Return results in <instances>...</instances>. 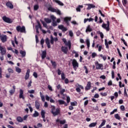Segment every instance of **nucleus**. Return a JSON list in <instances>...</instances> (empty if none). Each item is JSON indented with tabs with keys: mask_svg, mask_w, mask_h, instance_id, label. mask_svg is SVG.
Instances as JSON below:
<instances>
[{
	"mask_svg": "<svg viewBox=\"0 0 128 128\" xmlns=\"http://www.w3.org/2000/svg\"><path fill=\"white\" fill-rule=\"evenodd\" d=\"M38 28H40V30H42L43 34H46V30L42 28V25H40V22H38V25L36 26V30H38Z\"/></svg>",
	"mask_w": 128,
	"mask_h": 128,
	"instance_id": "obj_9",
	"label": "nucleus"
},
{
	"mask_svg": "<svg viewBox=\"0 0 128 128\" xmlns=\"http://www.w3.org/2000/svg\"><path fill=\"white\" fill-rule=\"evenodd\" d=\"M55 12L57 14H58L59 16H61L62 14V12L60 10L58 9H56Z\"/></svg>",
	"mask_w": 128,
	"mask_h": 128,
	"instance_id": "obj_38",
	"label": "nucleus"
},
{
	"mask_svg": "<svg viewBox=\"0 0 128 128\" xmlns=\"http://www.w3.org/2000/svg\"><path fill=\"white\" fill-rule=\"evenodd\" d=\"M58 38H54V37L52 36H50V42L52 44H54V42H58Z\"/></svg>",
	"mask_w": 128,
	"mask_h": 128,
	"instance_id": "obj_14",
	"label": "nucleus"
},
{
	"mask_svg": "<svg viewBox=\"0 0 128 128\" xmlns=\"http://www.w3.org/2000/svg\"><path fill=\"white\" fill-rule=\"evenodd\" d=\"M92 88V83L90 82H88L86 86L85 87V90H90Z\"/></svg>",
	"mask_w": 128,
	"mask_h": 128,
	"instance_id": "obj_12",
	"label": "nucleus"
},
{
	"mask_svg": "<svg viewBox=\"0 0 128 128\" xmlns=\"http://www.w3.org/2000/svg\"><path fill=\"white\" fill-rule=\"evenodd\" d=\"M55 2H56V4H59V6H64V3H62V2H60V0H54Z\"/></svg>",
	"mask_w": 128,
	"mask_h": 128,
	"instance_id": "obj_26",
	"label": "nucleus"
},
{
	"mask_svg": "<svg viewBox=\"0 0 128 128\" xmlns=\"http://www.w3.org/2000/svg\"><path fill=\"white\" fill-rule=\"evenodd\" d=\"M106 120L103 119L102 120V122L101 123V124L99 126L98 128H102V126H104V124H106Z\"/></svg>",
	"mask_w": 128,
	"mask_h": 128,
	"instance_id": "obj_23",
	"label": "nucleus"
},
{
	"mask_svg": "<svg viewBox=\"0 0 128 128\" xmlns=\"http://www.w3.org/2000/svg\"><path fill=\"white\" fill-rule=\"evenodd\" d=\"M8 70L10 74H14V70H12V68H8Z\"/></svg>",
	"mask_w": 128,
	"mask_h": 128,
	"instance_id": "obj_45",
	"label": "nucleus"
},
{
	"mask_svg": "<svg viewBox=\"0 0 128 128\" xmlns=\"http://www.w3.org/2000/svg\"><path fill=\"white\" fill-rule=\"evenodd\" d=\"M118 112V109H114L112 112H110V114H114V112Z\"/></svg>",
	"mask_w": 128,
	"mask_h": 128,
	"instance_id": "obj_50",
	"label": "nucleus"
},
{
	"mask_svg": "<svg viewBox=\"0 0 128 128\" xmlns=\"http://www.w3.org/2000/svg\"><path fill=\"white\" fill-rule=\"evenodd\" d=\"M56 9L54 8L52 6H48V10L50 12H55L56 10Z\"/></svg>",
	"mask_w": 128,
	"mask_h": 128,
	"instance_id": "obj_22",
	"label": "nucleus"
},
{
	"mask_svg": "<svg viewBox=\"0 0 128 128\" xmlns=\"http://www.w3.org/2000/svg\"><path fill=\"white\" fill-rule=\"evenodd\" d=\"M30 69H28L26 70V72L25 76L26 80H28V78H30Z\"/></svg>",
	"mask_w": 128,
	"mask_h": 128,
	"instance_id": "obj_15",
	"label": "nucleus"
},
{
	"mask_svg": "<svg viewBox=\"0 0 128 128\" xmlns=\"http://www.w3.org/2000/svg\"><path fill=\"white\" fill-rule=\"evenodd\" d=\"M36 108L37 110H38L40 108V103L38 102H36V104H35Z\"/></svg>",
	"mask_w": 128,
	"mask_h": 128,
	"instance_id": "obj_39",
	"label": "nucleus"
},
{
	"mask_svg": "<svg viewBox=\"0 0 128 128\" xmlns=\"http://www.w3.org/2000/svg\"><path fill=\"white\" fill-rule=\"evenodd\" d=\"M19 98H22L23 100L24 99V90H22V89L20 90Z\"/></svg>",
	"mask_w": 128,
	"mask_h": 128,
	"instance_id": "obj_17",
	"label": "nucleus"
},
{
	"mask_svg": "<svg viewBox=\"0 0 128 128\" xmlns=\"http://www.w3.org/2000/svg\"><path fill=\"white\" fill-rule=\"evenodd\" d=\"M62 42H64V44L67 46H68V44H72L70 40L66 41V39L63 38L62 39Z\"/></svg>",
	"mask_w": 128,
	"mask_h": 128,
	"instance_id": "obj_21",
	"label": "nucleus"
},
{
	"mask_svg": "<svg viewBox=\"0 0 128 128\" xmlns=\"http://www.w3.org/2000/svg\"><path fill=\"white\" fill-rule=\"evenodd\" d=\"M95 64L96 70H100L102 69V68L104 67V65H102V64H100L98 61L95 62Z\"/></svg>",
	"mask_w": 128,
	"mask_h": 128,
	"instance_id": "obj_10",
	"label": "nucleus"
},
{
	"mask_svg": "<svg viewBox=\"0 0 128 128\" xmlns=\"http://www.w3.org/2000/svg\"><path fill=\"white\" fill-rule=\"evenodd\" d=\"M6 6L10 8H11V9L14 8V5H12V3H10V2H6Z\"/></svg>",
	"mask_w": 128,
	"mask_h": 128,
	"instance_id": "obj_24",
	"label": "nucleus"
},
{
	"mask_svg": "<svg viewBox=\"0 0 128 128\" xmlns=\"http://www.w3.org/2000/svg\"><path fill=\"white\" fill-rule=\"evenodd\" d=\"M39 114H38V112L35 111L33 114V116L34 118H36V116H38Z\"/></svg>",
	"mask_w": 128,
	"mask_h": 128,
	"instance_id": "obj_36",
	"label": "nucleus"
},
{
	"mask_svg": "<svg viewBox=\"0 0 128 128\" xmlns=\"http://www.w3.org/2000/svg\"><path fill=\"white\" fill-rule=\"evenodd\" d=\"M84 6L82 5H79L76 8L77 12H80V8H82Z\"/></svg>",
	"mask_w": 128,
	"mask_h": 128,
	"instance_id": "obj_33",
	"label": "nucleus"
},
{
	"mask_svg": "<svg viewBox=\"0 0 128 128\" xmlns=\"http://www.w3.org/2000/svg\"><path fill=\"white\" fill-rule=\"evenodd\" d=\"M14 92H16L14 90H10L9 92L10 96H12L13 94H14Z\"/></svg>",
	"mask_w": 128,
	"mask_h": 128,
	"instance_id": "obj_54",
	"label": "nucleus"
},
{
	"mask_svg": "<svg viewBox=\"0 0 128 128\" xmlns=\"http://www.w3.org/2000/svg\"><path fill=\"white\" fill-rule=\"evenodd\" d=\"M108 86H112V80H110L108 83Z\"/></svg>",
	"mask_w": 128,
	"mask_h": 128,
	"instance_id": "obj_57",
	"label": "nucleus"
},
{
	"mask_svg": "<svg viewBox=\"0 0 128 128\" xmlns=\"http://www.w3.org/2000/svg\"><path fill=\"white\" fill-rule=\"evenodd\" d=\"M98 124V122H92L90 124H89L88 126L89 128H94Z\"/></svg>",
	"mask_w": 128,
	"mask_h": 128,
	"instance_id": "obj_29",
	"label": "nucleus"
},
{
	"mask_svg": "<svg viewBox=\"0 0 128 128\" xmlns=\"http://www.w3.org/2000/svg\"><path fill=\"white\" fill-rule=\"evenodd\" d=\"M38 10V5L36 4L34 6V10Z\"/></svg>",
	"mask_w": 128,
	"mask_h": 128,
	"instance_id": "obj_58",
	"label": "nucleus"
},
{
	"mask_svg": "<svg viewBox=\"0 0 128 128\" xmlns=\"http://www.w3.org/2000/svg\"><path fill=\"white\" fill-rule=\"evenodd\" d=\"M114 118H116V120H120V115H118V114H116L114 115Z\"/></svg>",
	"mask_w": 128,
	"mask_h": 128,
	"instance_id": "obj_42",
	"label": "nucleus"
},
{
	"mask_svg": "<svg viewBox=\"0 0 128 128\" xmlns=\"http://www.w3.org/2000/svg\"><path fill=\"white\" fill-rule=\"evenodd\" d=\"M94 98H100V95H98V94H94Z\"/></svg>",
	"mask_w": 128,
	"mask_h": 128,
	"instance_id": "obj_63",
	"label": "nucleus"
},
{
	"mask_svg": "<svg viewBox=\"0 0 128 128\" xmlns=\"http://www.w3.org/2000/svg\"><path fill=\"white\" fill-rule=\"evenodd\" d=\"M56 20H54L52 21V26H58V24L56 23Z\"/></svg>",
	"mask_w": 128,
	"mask_h": 128,
	"instance_id": "obj_43",
	"label": "nucleus"
},
{
	"mask_svg": "<svg viewBox=\"0 0 128 128\" xmlns=\"http://www.w3.org/2000/svg\"><path fill=\"white\" fill-rule=\"evenodd\" d=\"M72 64L73 66V68L74 70H76V68H78V63L76 59H74L72 61Z\"/></svg>",
	"mask_w": 128,
	"mask_h": 128,
	"instance_id": "obj_5",
	"label": "nucleus"
},
{
	"mask_svg": "<svg viewBox=\"0 0 128 128\" xmlns=\"http://www.w3.org/2000/svg\"><path fill=\"white\" fill-rule=\"evenodd\" d=\"M86 44H87L88 48H90V40H86Z\"/></svg>",
	"mask_w": 128,
	"mask_h": 128,
	"instance_id": "obj_41",
	"label": "nucleus"
},
{
	"mask_svg": "<svg viewBox=\"0 0 128 128\" xmlns=\"http://www.w3.org/2000/svg\"><path fill=\"white\" fill-rule=\"evenodd\" d=\"M70 104L72 106H78V102L76 101L74 102H71Z\"/></svg>",
	"mask_w": 128,
	"mask_h": 128,
	"instance_id": "obj_37",
	"label": "nucleus"
},
{
	"mask_svg": "<svg viewBox=\"0 0 128 128\" xmlns=\"http://www.w3.org/2000/svg\"><path fill=\"white\" fill-rule=\"evenodd\" d=\"M122 2L123 6H126V4H128V1H126V0H122Z\"/></svg>",
	"mask_w": 128,
	"mask_h": 128,
	"instance_id": "obj_46",
	"label": "nucleus"
},
{
	"mask_svg": "<svg viewBox=\"0 0 128 128\" xmlns=\"http://www.w3.org/2000/svg\"><path fill=\"white\" fill-rule=\"evenodd\" d=\"M28 92L29 94H34V90H28Z\"/></svg>",
	"mask_w": 128,
	"mask_h": 128,
	"instance_id": "obj_64",
	"label": "nucleus"
},
{
	"mask_svg": "<svg viewBox=\"0 0 128 128\" xmlns=\"http://www.w3.org/2000/svg\"><path fill=\"white\" fill-rule=\"evenodd\" d=\"M88 7L87 8V10H90V8H96V6H94L92 4H88Z\"/></svg>",
	"mask_w": 128,
	"mask_h": 128,
	"instance_id": "obj_31",
	"label": "nucleus"
},
{
	"mask_svg": "<svg viewBox=\"0 0 128 128\" xmlns=\"http://www.w3.org/2000/svg\"><path fill=\"white\" fill-rule=\"evenodd\" d=\"M94 20V18H84V24H86V22L88 21L89 22H92Z\"/></svg>",
	"mask_w": 128,
	"mask_h": 128,
	"instance_id": "obj_30",
	"label": "nucleus"
},
{
	"mask_svg": "<svg viewBox=\"0 0 128 128\" xmlns=\"http://www.w3.org/2000/svg\"><path fill=\"white\" fill-rule=\"evenodd\" d=\"M46 114V112H44V110H42L41 112V116L42 118H44L45 116L44 114Z\"/></svg>",
	"mask_w": 128,
	"mask_h": 128,
	"instance_id": "obj_35",
	"label": "nucleus"
},
{
	"mask_svg": "<svg viewBox=\"0 0 128 128\" xmlns=\"http://www.w3.org/2000/svg\"><path fill=\"white\" fill-rule=\"evenodd\" d=\"M120 108L121 110H122V112L126 110V108H124V105L121 106Z\"/></svg>",
	"mask_w": 128,
	"mask_h": 128,
	"instance_id": "obj_55",
	"label": "nucleus"
},
{
	"mask_svg": "<svg viewBox=\"0 0 128 128\" xmlns=\"http://www.w3.org/2000/svg\"><path fill=\"white\" fill-rule=\"evenodd\" d=\"M117 51H118V52L120 56V58H122V54L120 53V49L118 48H117Z\"/></svg>",
	"mask_w": 128,
	"mask_h": 128,
	"instance_id": "obj_59",
	"label": "nucleus"
},
{
	"mask_svg": "<svg viewBox=\"0 0 128 128\" xmlns=\"http://www.w3.org/2000/svg\"><path fill=\"white\" fill-rule=\"evenodd\" d=\"M92 32V28L90 25H88L86 27V32Z\"/></svg>",
	"mask_w": 128,
	"mask_h": 128,
	"instance_id": "obj_18",
	"label": "nucleus"
},
{
	"mask_svg": "<svg viewBox=\"0 0 128 128\" xmlns=\"http://www.w3.org/2000/svg\"><path fill=\"white\" fill-rule=\"evenodd\" d=\"M51 64L54 68H56V62L54 61L51 60Z\"/></svg>",
	"mask_w": 128,
	"mask_h": 128,
	"instance_id": "obj_28",
	"label": "nucleus"
},
{
	"mask_svg": "<svg viewBox=\"0 0 128 128\" xmlns=\"http://www.w3.org/2000/svg\"><path fill=\"white\" fill-rule=\"evenodd\" d=\"M106 24L103 23L102 24V28L106 30L107 32H110V21L108 20Z\"/></svg>",
	"mask_w": 128,
	"mask_h": 128,
	"instance_id": "obj_3",
	"label": "nucleus"
},
{
	"mask_svg": "<svg viewBox=\"0 0 128 128\" xmlns=\"http://www.w3.org/2000/svg\"><path fill=\"white\" fill-rule=\"evenodd\" d=\"M61 76H62V80H66V76H64V73H62Z\"/></svg>",
	"mask_w": 128,
	"mask_h": 128,
	"instance_id": "obj_60",
	"label": "nucleus"
},
{
	"mask_svg": "<svg viewBox=\"0 0 128 128\" xmlns=\"http://www.w3.org/2000/svg\"><path fill=\"white\" fill-rule=\"evenodd\" d=\"M56 122H60V124H64L66 122V120H60V119H57L56 120Z\"/></svg>",
	"mask_w": 128,
	"mask_h": 128,
	"instance_id": "obj_19",
	"label": "nucleus"
},
{
	"mask_svg": "<svg viewBox=\"0 0 128 128\" xmlns=\"http://www.w3.org/2000/svg\"><path fill=\"white\" fill-rule=\"evenodd\" d=\"M2 20L4 21L5 22H8V24H12V19L7 18L6 16L2 17Z\"/></svg>",
	"mask_w": 128,
	"mask_h": 128,
	"instance_id": "obj_7",
	"label": "nucleus"
},
{
	"mask_svg": "<svg viewBox=\"0 0 128 128\" xmlns=\"http://www.w3.org/2000/svg\"><path fill=\"white\" fill-rule=\"evenodd\" d=\"M120 40L124 42V46H128V43H126V40H124V39L123 38H121Z\"/></svg>",
	"mask_w": 128,
	"mask_h": 128,
	"instance_id": "obj_40",
	"label": "nucleus"
},
{
	"mask_svg": "<svg viewBox=\"0 0 128 128\" xmlns=\"http://www.w3.org/2000/svg\"><path fill=\"white\" fill-rule=\"evenodd\" d=\"M20 53L22 54V58H24L26 56V51H23L22 50H20Z\"/></svg>",
	"mask_w": 128,
	"mask_h": 128,
	"instance_id": "obj_32",
	"label": "nucleus"
},
{
	"mask_svg": "<svg viewBox=\"0 0 128 128\" xmlns=\"http://www.w3.org/2000/svg\"><path fill=\"white\" fill-rule=\"evenodd\" d=\"M78 88H76V92H80V88L81 90H84V86L82 85H80L79 84H78Z\"/></svg>",
	"mask_w": 128,
	"mask_h": 128,
	"instance_id": "obj_16",
	"label": "nucleus"
},
{
	"mask_svg": "<svg viewBox=\"0 0 128 128\" xmlns=\"http://www.w3.org/2000/svg\"><path fill=\"white\" fill-rule=\"evenodd\" d=\"M100 56L103 58L104 60H106V56H104L102 54H100Z\"/></svg>",
	"mask_w": 128,
	"mask_h": 128,
	"instance_id": "obj_53",
	"label": "nucleus"
},
{
	"mask_svg": "<svg viewBox=\"0 0 128 128\" xmlns=\"http://www.w3.org/2000/svg\"><path fill=\"white\" fill-rule=\"evenodd\" d=\"M16 30L18 32H26V27L24 26L22 27L20 26H16Z\"/></svg>",
	"mask_w": 128,
	"mask_h": 128,
	"instance_id": "obj_2",
	"label": "nucleus"
},
{
	"mask_svg": "<svg viewBox=\"0 0 128 128\" xmlns=\"http://www.w3.org/2000/svg\"><path fill=\"white\" fill-rule=\"evenodd\" d=\"M84 69L85 70V72L86 74H88V67L86 66H84Z\"/></svg>",
	"mask_w": 128,
	"mask_h": 128,
	"instance_id": "obj_51",
	"label": "nucleus"
},
{
	"mask_svg": "<svg viewBox=\"0 0 128 128\" xmlns=\"http://www.w3.org/2000/svg\"><path fill=\"white\" fill-rule=\"evenodd\" d=\"M0 38L2 42H6L8 40V36L6 35H1Z\"/></svg>",
	"mask_w": 128,
	"mask_h": 128,
	"instance_id": "obj_8",
	"label": "nucleus"
},
{
	"mask_svg": "<svg viewBox=\"0 0 128 128\" xmlns=\"http://www.w3.org/2000/svg\"><path fill=\"white\" fill-rule=\"evenodd\" d=\"M62 52H64L65 54H68V47L62 46Z\"/></svg>",
	"mask_w": 128,
	"mask_h": 128,
	"instance_id": "obj_11",
	"label": "nucleus"
},
{
	"mask_svg": "<svg viewBox=\"0 0 128 128\" xmlns=\"http://www.w3.org/2000/svg\"><path fill=\"white\" fill-rule=\"evenodd\" d=\"M16 72L20 74V72H22V69L18 67H16Z\"/></svg>",
	"mask_w": 128,
	"mask_h": 128,
	"instance_id": "obj_34",
	"label": "nucleus"
},
{
	"mask_svg": "<svg viewBox=\"0 0 128 128\" xmlns=\"http://www.w3.org/2000/svg\"><path fill=\"white\" fill-rule=\"evenodd\" d=\"M66 92V90L65 89L61 90L60 91V94H64V92Z\"/></svg>",
	"mask_w": 128,
	"mask_h": 128,
	"instance_id": "obj_62",
	"label": "nucleus"
},
{
	"mask_svg": "<svg viewBox=\"0 0 128 128\" xmlns=\"http://www.w3.org/2000/svg\"><path fill=\"white\" fill-rule=\"evenodd\" d=\"M104 42H105V46H106V48H109L110 46H108V44H112V42L111 40H110V41H108V40L106 39L104 40Z\"/></svg>",
	"mask_w": 128,
	"mask_h": 128,
	"instance_id": "obj_13",
	"label": "nucleus"
},
{
	"mask_svg": "<svg viewBox=\"0 0 128 128\" xmlns=\"http://www.w3.org/2000/svg\"><path fill=\"white\" fill-rule=\"evenodd\" d=\"M16 120L18 122H24V119L20 116H18L16 118Z\"/></svg>",
	"mask_w": 128,
	"mask_h": 128,
	"instance_id": "obj_27",
	"label": "nucleus"
},
{
	"mask_svg": "<svg viewBox=\"0 0 128 128\" xmlns=\"http://www.w3.org/2000/svg\"><path fill=\"white\" fill-rule=\"evenodd\" d=\"M41 22L44 28H48V25L46 24V22H44V21H41Z\"/></svg>",
	"mask_w": 128,
	"mask_h": 128,
	"instance_id": "obj_47",
	"label": "nucleus"
},
{
	"mask_svg": "<svg viewBox=\"0 0 128 128\" xmlns=\"http://www.w3.org/2000/svg\"><path fill=\"white\" fill-rule=\"evenodd\" d=\"M51 108V112L52 114L54 116H58V114H60V108H57L56 109V106H52Z\"/></svg>",
	"mask_w": 128,
	"mask_h": 128,
	"instance_id": "obj_1",
	"label": "nucleus"
},
{
	"mask_svg": "<svg viewBox=\"0 0 128 128\" xmlns=\"http://www.w3.org/2000/svg\"><path fill=\"white\" fill-rule=\"evenodd\" d=\"M100 95L102 96H108V93H106V92H101Z\"/></svg>",
	"mask_w": 128,
	"mask_h": 128,
	"instance_id": "obj_48",
	"label": "nucleus"
},
{
	"mask_svg": "<svg viewBox=\"0 0 128 128\" xmlns=\"http://www.w3.org/2000/svg\"><path fill=\"white\" fill-rule=\"evenodd\" d=\"M70 102V98L69 96H66V102L67 104H69V102Z\"/></svg>",
	"mask_w": 128,
	"mask_h": 128,
	"instance_id": "obj_49",
	"label": "nucleus"
},
{
	"mask_svg": "<svg viewBox=\"0 0 128 128\" xmlns=\"http://www.w3.org/2000/svg\"><path fill=\"white\" fill-rule=\"evenodd\" d=\"M112 78H114V70L112 72Z\"/></svg>",
	"mask_w": 128,
	"mask_h": 128,
	"instance_id": "obj_61",
	"label": "nucleus"
},
{
	"mask_svg": "<svg viewBox=\"0 0 128 128\" xmlns=\"http://www.w3.org/2000/svg\"><path fill=\"white\" fill-rule=\"evenodd\" d=\"M72 20V17H65L64 18V22H66L67 26H70V22Z\"/></svg>",
	"mask_w": 128,
	"mask_h": 128,
	"instance_id": "obj_6",
	"label": "nucleus"
},
{
	"mask_svg": "<svg viewBox=\"0 0 128 128\" xmlns=\"http://www.w3.org/2000/svg\"><path fill=\"white\" fill-rule=\"evenodd\" d=\"M100 14L102 16L103 18H104V16H106L104 15V14H102V10H98Z\"/></svg>",
	"mask_w": 128,
	"mask_h": 128,
	"instance_id": "obj_52",
	"label": "nucleus"
},
{
	"mask_svg": "<svg viewBox=\"0 0 128 128\" xmlns=\"http://www.w3.org/2000/svg\"><path fill=\"white\" fill-rule=\"evenodd\" d=\"M119 86L120 88H124V84L122 85V82H119Z\"/></svg>",
	"mask_w": 128,
	"mask_h": 128,
	"instance_id": "obj_56",
	"label": "nucleus"
},
{
	"mask_svg": "<svg viewBox=\"0 0 128 128\" xmlns=\"http://www.w3.org/2000/svg\"><path fill=\"white\" fill-rule=\"evenodd\" d=\"M0 52L2 56H4L6 54V49L0 44Z\"/></svg>",
	"mask_w": 128,
	"mask_h": 128,
	"instance_id": "obj_4",
	"label": "nucleus"
},
{
	"mask_svg": "<svg viewBox=\"0 0 128 128\" xmlns=\"http://www.w3.org/2000/svg\"><path fill=\"white\" fill-rule=\"evenodd\" d=\"M58 102H59V104H64L65 106H68V104L64 100H58Z\"/></svg>",
	"mask_w": 128,
	"mask_h": 128,
	"instance_id": "obj_20",
	"label": "nucleus"
},
{
	"mask_svg": "<svg viewBox=\"0 0 128 128\" xmlns=\"http://www.w3.org/2000/svg\"><path fill=\"white\" fill-rule=\"evenodd\" d=\"M50 18H51V20H52V21L56 20V16H54V15H52L50 16Z\"/></svg>",
	"mask_w": 128,
	"mask_h": 128,
	"instance_id": "obj_44",
	"label": "nucleus"
},
{
	"mask_svg": "<svg viewBox=\"0 0 128 128\" xmlns=\"http://www.w3.org/2000/svg\"><path fill=\"white\" fill-rule=\"evenodd\" d=\"M46 56V51L44 50L42 52V60L44 58H45Z\"/></svg>",
	"mask_w": 128,
	"mask_h": 128,
	"instance_id": "obj_25",
	"label": "nucleus"
}]
</instances>
